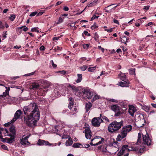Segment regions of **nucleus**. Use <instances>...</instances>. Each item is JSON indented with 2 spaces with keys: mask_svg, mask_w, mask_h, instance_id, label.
Returning a JSON list of instances; mask_svg holds the SVG:
<instances>
[{
  "mask_svg": "<svg viewBox=\"0 0 156 156\" xmlns=\"http://www.w3.org/2000/svg\"><path fill=\"white\" fill-rule=\"evenodd\" d=\"M24 114L27 115L24 118V122L29 127H34L40 117V113L37 105L31 103L23 108Z\"/></svg>",
  "mask_w": 156,
  "mask_h": 156,
  "instance_id": "f257e3e1",
  "label": "nucleus"
},
{
  "mask_svg": "<svg viewBox=\"0 0 156 156\" xmlns=\"http://www.w3.org/2000/svg\"><path fill=\"white\" fill-rule=\"evenodd\" d=\"M123 125V122L121 120L119 122L114 121L108 126V130L110 133L115 132L119 130Z\"/></svg>",
  "mask_w": 156,
  "mask_h": 156,
  "instance_id": "f03ea898",
  "label": "nucleus"
},
{
  "mask_svg": "<svg viewBox=\"0 0 156 156\" xmlns=\"http://www.w3.org/2000/svg\"><path fill=\"white\" fill-rule=\"evenodd\" d=\"M132 129V126L129 125L123 127L120 132V133L118 135L116 139L118 141H120L121 140L125 137L127 134Z\"/></svg>",
  "mask_w": 156,
  "mask_h": 156,
  "instance_id": "7ed1b4c3",
  "label": "nucleus"
},
{
  "mask_svg": "<svg viewBox=\"0 0 156 156\" xmlns=\"http://www.w3.org/2000/svg\"><path fill=\"white\" fill-rule=\"evenodd\" d=\"M128 152L129 151H134L137 153H142L144 152L145 148L143 146H136L135 147H127Z\"/></svg>",
  "mask_w": 156,
  "mask_h": 156,
  "instance_id": "20e7f679",
  "label": "nucleus"
},
{
  "mask_svg": "<svg viewBox=\"0 0 156 156\" xmlns=\"http://www.w3.org/2000/svg\"><path fill=\"white\" fill-rule=\"evenodd\" d=\"M112 110L115 112V116L118 117L123 113V110L121 108L117 105H112L111 106Z\"/></svg>",
  "mask_w": 156,
  "mask_h": 156,
  "instance_id": "39448f33",
  "label": "nucleus"
},
{
  "mask_svg": "<svg viewBox=\"0 0 156 156\" xmlns=\"http://www.w3.org/2000/svg\"><path fill=\"white\" fill-rule=\"evenodd\" d=\"M142 136L143 144H146L147 146L150 145L151 144V140L147 132H146V134H142Z\"/></svg>",
  "mask_w": 156,
  "mask_h": 156,
  "instance_id": "423d86ee",
  "label": "nucleus"
},
{
  "mask_svg": "<svg viewBox=\"0 0 156 156\" xmlns=\"http://www.w3.org/2000/svg\"><path fill=\"white\" fill-rule=\"evenodd\" d=\"M127 147H128L127 145H123L120 151L118 153V156H121L124 155V156H128L129 153L127 149Z\"/></svg>",
  "mask_w": 156,
  "mask_h": 156,
  "instance_id": "0eeeda50",
  "label": "nucleus"
},
{
  "mask_svg": "<svg viewBox=\"0 0 156 156\" xmlns=\"http://www.w3.org/2000/svg\"><path fill=\"white\" fill-rule=\"evenodd\" d=\"M102 122H103V121L101 119H100V117L93 118L91 121L92 125L95 127H99L101 123Z\"/></svg>",
  "mask_w": 156,
  "mask_h": 156,
  "instance_id": "6e6552de",
  "label": "nucleus"
},
{
  "mask_svg": "<svg viewBox=\"0 0 156 156\" xmlns=\"http://www.w3.org/2000/svg\"><path fill=\"white\" fill-rule=\"evenodd\" d=\"M7 136H10V137H7L5 138L2 139L1 141L3 142H5L8 144H11L14 141L15 136H12L10 135H7Z\"/></svg>",
  "mask_w": 156,
  "mask_h": 156,
  "instance_id": "1a4fd4ad",
  "label": "nucleus"
},
{
  "mask_svg": "<svg viewBox=\"0 0 156 156\" xmlns=\"http://www.w3.org/2000/svg\"><path fill=\"white\" fill-rule=\"evenodd\" d=\"M30 134H28L24 137V136H23L20 141V143L21 144L23 145L30 144V143L28 141V139L30 137Z\"/></svg>",
  "mask_w": 156,
  "mask_h": 156,
  "instance_id": "9d476101",
  "label": "nucleus"
},
{
  "mask_svg": "<svg viewBox=\"0 0 156 156\" xmlns=\"http://www.w3.org/2000/svg\"><path fill=\"white\" fill-rule=\"evenodd\" d=\"M94 93L89 89H85L83 92V94L89 99H91L93 96Z\"/></svg>",
  "mask_w": 156,
  "mask_h": 156,
  "instance_id": "9b49d317",
  "label": "nucleus"
},
{
  "mask_svg": "<svg viewBox=\"0 0 156 156\" xmlns=\"http://www.w3.org/2000/svg\"><path fill=\"white\" fill-rule=\"evenodd\" d=\"M0 98H3L4 99H7V102L9 104H11L14 99L13 98H12L9 96V94H5L4 96L2 95H0Z\"/></svg>",
  "mask_w": 156,
  "mask_h": 156,
  "instance_id": "f8f14e48",
  "label": "nucleus"
},
{
  "mask_svg": "<svg viewBox=\"0 0 156 156\" xmlns=\"http://www.w3.org/2000/svg\"><path fill=\"white\" fill-rule=\"evenodd\" d=\"M83 133H85L86 138L87 139H90L91 137V132L90 129L88 127L86 128Z\"/></svg>",
  "mask_w": 156,
  "mask_h": 156,
  "instance_id": "ddd939ff",
  "label": "nucleus"
},
{
  "mask_svg": "<svg viewBox=\"0 0 156 156\" xmlns=\"http://www.w3.org/2000/svg\"><path fill=\"white\" fill-rule=\"evenodd\" d=\"M22 112L21 110H18L15 113L14 118L11 120L12 122H13L16 121L17 119H19L21 115L22 114Z\"/></svg>",
  "mask_w": 156,
  "mask_h": 156,
  "instance_id": "4468645a",
  "label": "nucleus"
},
{
  "mask_svg": "<svg viewBox=\"0 0 156 156\" xmlns=\"http://www.w3.org/2000/svg\"><path fill=\"white\" fill-rule=\"evenodd\" d=\"M137 109L136 107L133 105L129 106L128 112L130 115L132 116H133L134 113L136 112Z\"/></svg>",
  "mask_w": 156,
  "mask_h": 156,
  "instance_id": "2eb2a0df",
  "label": "nucleus"
},
{
  "mask_svg": "<svg viewBox=\"0 0 156 156\" xmlns=\"http://www.w3.org/2000/svg\"><path fill=\"white\" fill-rule=\"evenodd\" d=\"M110 145L112 146V149H115L116 152H114V153H115L119 150V148L120 146L118 142H113L111 143Z\"/></svg>",
  "mask_w": 156,
  "mask_h": 156,
  "instance_id": "dca6fc26",
  "label": "nucleus"
},
{
  "mask_svg": "<svg viewBox=\"0 0 156 156\" xmlns=\"http://www.w3.org/2000/svg\"><path fill=\"white\" fill-rule=\"evenodd\" d=\"M8 134V130L6 129L0 128V139L2 140V134H3L5 136H7Z\"/></svg>",
  "mask_w": 156,
  "mask_h": 156,
  "instance_id": "f3484780",
  "label": "nucleus"
},
{
  "mask_svg": "<svg viewBox=\"0 0 156 156\" xmlns=\"http://www.w3.org/2000/svg\"><path fill=\"white\" fill-rule=\"evenodd\" d=\"M16 130L15 127L13 126H11L9 128V131H8V134L7 135L15 136Z\"/></svg>",
  "mask_w": 156,
  "mask_h": 156,
  "instance_id": "a211bd4d",
  "label": "nucleus"
},
{
  "mask_svg": "<svg viewBox=\"0 0 156 156\" xmlns=\"http://www.w3.org/2000/svg\"><path fill=\"white\" fill-rule=\"evenodd\" d=\"M129 82L127 80V81H123V82H119L118 85L121 86V87H129Z\"/></svg>",
  "mask_w": 156,
  "mask_h": 156,
  "instance_id": "6ab92c4d",
  "label": "nucleus"
},
{
  "mask_svg": "<svg viewBox=\"0 0 156 156\" xmlns=\"http://www.w3.org/2000/svg\"><path fill=\"white\" fill-rule=\"evenodd\" d=\"M37 144L39 145H50L51 144L47 141H45L43 140H39L37 142Z\"/></svg>",
  "mask_w": 156,
  "mask_h": 156,
  "instance_id": "aec40b11",
  "label": "nucleus"
},
{
  "mask_svg": "<svg viewBox=\"0 0 156 156\" xmlns=\"http://www.w3.org/2000/svg\"><path fill=\"white\" fill-rule=\"evenodd\" d=\"M114 4L111 5L106 7L104 9L105 10V12H111L115 10L116 7L117 6V5H116L115 6L112 8H110L109 7L112 5H113Z\"/></svg>",
  "mask_w": 156,
  "mask_h": 156,
  "instance_id": "412c9836",
  "label": "nucleus"
},
{
  "mask_svg": "<svg viewBox=\"0 0 156 156\" xmlns=\"http://www.w3.org/2000/svg\"><path fill=\"white\" fill-rule=\"evenodd\" d=\"M102 138H101V136H95V137L91 140V141L93 142L94 141V143H96L98 142L99 140H101Z\"/></svg>",
  "mask_w": 156,
  "mask_h": 156,
  "instance_id": "4be33fe9",
  "label": "nucleus"
},
{
  "mask_svg": "<svg viewBox=\"0 0 156 156\" xmlns=\"http://www.w3.org/2000/svg\"><path fill=\"white\" fill-rule=\"evenodd\" d=\"M92 106V104L90 102H88L86 104V112H87L90 109Z\"/></svg>",
  "mask_w": 156,
  "mask_h": 156,
  "instance_id": "5701e85b",
  "label": "nucleus"
},
{
  "mask_svg": "<svg viewBox=\"0 0 156 156\" xmlns=\"http://www.w3.org/2000/svg\"><path fill=\"white\" fill-rule=\"evenodd\" d=\"M68 87H70L71 88L73 92L75 93V94L78 91V89L74 85L71 86L70 84H69Z\"/></svg>",
  "mask_w": 156,
  "mask_h": 156,
  "instance_id": "b1692460",
  "label": "nucleus"
},
{
  "mask_svg": "<svg viewBox=\"0 0 156 156\" xmlns=\"http://www.w3.org/2000/svg\"><path fill=\"white\" fill-rule=\"evenodd\" d=\"M104 140L103 138H101V140H99L98 142L95 143L94 142H93L91 141V142L90 143V144L92 146H96L98 145L99 144H100Z\"/></svg>",
  "mask_w": 156,
  "mask_h": 156,
  "instance_id": "393cba45",
  "label": "nucleus"
},
{
  "mask_svg": "<svg viewBox=\"0 0 156 156\" xmlns=\"http://www.w3.org/2000/svg\"><path fill=\"white\" fill-rule=\"evenodd\" d=\"M93 95L94 96L91 101L92 102H94L97 99H99L100 98V97L99 95H98L96 93H94Z\"/></svg>",
  "mask_w": 156,
  "mask_h": 156,
  "instance_id": "a878e982",
  "label": "nucleus"
},
{
  "mask_svg": "<svg viewBox=\"0 0 156 156\" xmlns=\"http://www.w3.org/2000/svg\"><path fill=\"white\" fill-rule=\"evenodd\" d=\"M73 143V141L71 138H69L68 140L66 142V146H69L71 145Z\"/></svg>",
  "mask_w": 156,
  "mask_h": 156,
  "instance_id": "bb28decb",
  "label": "nucleus"
},
{
  "mask_svg": "<svg viewBox=\"0 0 156 156\" xmlns=\"http://www.w3.org/2000/svg\"><path fill=\"white\" fill-rule=\"evenodd\" d=\"M141 133H139L138 136V139L137 140V142L136 143V145H139L141 143Z\"/></svg>",
  "mask_w": 156,
  "mask_h": 156,
  "instance_id": "cd10ccee",
  "label": "nucleus"
},
{
  "mask_svg": "<svg viewBox=\"0 0 156 156\" xmlns=\"http://www.w3.org/2000/svg\"><path fill=\"white\" fill-rule=\"evenodd\" d=\"M73 147L74 148H81L83 147V145L80 143H74L73 144Z\"/></svg>",
  "mask_w": 156,
  "mask_h": 156,
  "instance_id": "c85d7f7f",
  "label": "nucleus"
},
{
  "mask_svg": "<svg viewBox=\"0 0 156 156\" xmlns=\"http://www.w3.org/2000/svg\"><path fill=\"white\" fill-rule=\"evenodd\" d=\"M77 76H78V78L76 80V82L77 83H79L81 81L82 79V77L81 74H77Z\"/></svg>",
  "mask_w": 156,
  "mask_h": 156,
  "instance_id": "c756f323",
  "label": "nucleus"
},
{
  "mask_svg": "<svg viewBox=\"0 0 156 156\" xmlns=\"http://www.w3.org/2000/svg\"><path fill=\"white\" fill-rule=\"evenodd\" d=\"M128 38L126 37H123L121 39V41L122 43H124L125 44H126V42H128Z\"/></svg>",
  "mask_w": 156,
  "mask_h": 156,
  "instance_id": "7c9ffc66",
  "label": "nucleus"
},
{
  "mask_svg": "<svg viewBox=\"0 0 156 156\" xmlns=\"http://www.w3.org/2000/svg\"><path fill=\"white\" fill-rule=\"evenodd\" d=\"M100 119H103V120H105L107 122H109V120L107 117L104 115H102L101 114L100 115Z\"/></svg>",
  "mask_w": 156,
  "mask_h": 156,
  "instance_id": "2f4dec72",
  "label": "nucleus"
},
{
  "mask_svg": "<svg viewBox=\"0 0 156 156\" xmlns=\"http://www.w3.org/2000/svg\"><path fill=\"white\" fill-rule=\"evenodd\" d=\"M32 88H37L39 87L38 83H34L32 84Z\"/></svg>",
  "mask_w": 156,
  "mask_h": 156,
  "instance_id": "473e14b6",
  "label": "nucleus"
},
{
  "mask_svg": "<svg viewBox=\"0 0 156 156\" xmlns=\"http://www.w3.org/2000/svg\"><path fill=\"white\" fill-rule=\"evenodd\" d=\"M96 67V66L93 67H90L87 69V70L89 72H94L95 70Z\"/></svg>",
  "mask_w": 156,
  "mask_h": 156,
  "instance_id": "72a5a7b5",
  "label": "nucleus"
},
{
  "mask_svg": "<svg viewBox=\"0 0 156 156\" xmlns=\"http://www.w3.org/2000/svg\"><path fill=\"white\" fill-rule=\"evenodd\" d=\"M5 88L6 89V90H5V92H4L2 95L4 96L5 94H9V91L10 90V88L9 87H5Z\"/></svg>",
  "mask_w": 156,
  "mask_h": 156,
  "instance_id": "f704fd0d",
  "label": "nucleus"
},
{
  "mask_svg": "<svg viewBox=\"0 0 156 156\" xmlns=\"http://www.w3.org/2000/svg\"><path fill=\"white\" fill-rule=\"evenodd\" d=\"M24 28L23 29V30L24 31L26 32L28 30V27H26L25 26H23L20 27H19L17 28V29L18 30L20 29H22L23 28Z\"/></svg>",
  "mask_w": 156,
  "mask_h": 156,
  "instance_id": "c9c22d12",
  "label": "nucleus"
},
{
  "mask_svg": "<svg viewBox=\"0 0 156 156\" xmlns=\"http://www.w3.org/2000/svg\"><path fill=\"white\" fill-rule=\"evenodd\" d=\"M104 30L105 31H107V32L108 33H110L113 30V28H111L109 29H107V27L106 26H105L104 27Z\"/></svg>",
  "mask_w": 156,
  "mask_h": 156,
  "instance_id": "e433bc0d",
  "label": "nucleus"
},
{
  "mask_svg": "<svg viewBox=\"0 0 156 156\" xmlns=\"http://www.w3.org/2000/svg\"><path fill=\"white\" fill-rule=\"evenodd\" d=\"M96 4V2H93L90 3L89 5H87L86 7L85 8H87V7H91L95 5Z\"/></svg>",
  "mask_w": 156,
  "mask_h": 156,
  "instance_id": "4c0bfd02",
  "label": "nucleus"
},
{
  "mask_svg": "<svg viewBox=\"0 0 156 156\" xmlns=\"http://www.w3.org/2000/svg\"><path fill=\"white\" fill-rule=\"evenodd\" d=\"M16 18V16L14 14H11L10 15V16L9 17V19L11 21H13Z\"/></svg>",
  "mask_w": 156,
  "mask_h": 156,
  "instance_id": "58836bf2",
  "label": "nucleus"
},
{
  "mask_svg": "<svg viewBox=\"0 0 156 156\" xmlns=\"http://www.w3.org/2000/svg\"><path fill=\"white\" fill-rule=\"evenodd\" d=\"M143 109L145 111L148 112L149 111L150 108L149 107L145 105L143 107Z\"/></svg>",
  "mask_w": 156,
  "mask_h": 156,
  "instance_id": "ea45409f",
  "label": "nucleus"
},
{
  "mask_svg": "<svg viewBox=\"0 0 156 156\" xmlns=\"http://www.w3.org/2000/svg\"><path fill=\"white\" fill-rule=\"evenodd\" d=\"M99 37V36L97 33L94 34V39L96 41H98V40Z\"/></svg>",
  "mask_w": 156,
  "mask_h": 156,
  "instance_id": "a19ab883",
  "label": "nucleus"
},
{
  "mask_svg": "<svg viewBox=\"0 0 156 156\" xmlns=\"http://www.w3.org/2000/svg\"><path fill=\"white\" fill-rule=\"evenodd\" d=\"M87 68V66L86 65H83L80 67V69L81 70L84 71L86 70Z\"/></svg>",
  "mask_w": 156,
  "mask_h": 156,
  "instance_id": "79ce46f5",
  "label": "nucleus"
},
{
  "mask_svg": "<svg viewBox=\"0 0 156 156\" xmlns=\"http://www.w3.org/2000/svg\"><path fill=\"white\" fill-rule=\"evenodd\" d=\"M135 69H129V73L131 74H135Z\"/></svg>",
  "mask_w": 156,
  "mask_h": 156,
  "instance_id": "37998d69",
  "label": "nucleus"
},
{
  "mask_svg": "<svg viewBox=\"0 0 156 156\" xmlns=\"http://www.w3.org/2000/svg\"><path fill=\"white\" fill-rule=\"evenodd\" d=\"M60 126V125H56L54 127V129L55 130H54L55 131V132H58V129H59V127Z\"/></svg>",
  "mask_w": 156,
  "mask_h": 156,
  "instance_id": "c03bdc74",
  "label": "nucleus"
},
{
  "mask_svg": "<svg viewBox=\"0 0 156 156\" xmlns=\"http://www.w3.org/2000/svg\"><path fill=\"white\" fill-rule=\"evenodd\" d=\"M122 75L120 77V79L122 80H124L126 79V76L125 74H122Z\"/></svg>",
  "mask_w": 156,
  "mask_h": 156,
  "instance_id": "a18cd8bd",
  "label": "nucleus"
},
{
  "mask_svg": "<svg viewBox=\"0 0 156 156\" xmlns=\"http://www.w3.org/2000/svg\"><path fill=\"white\" fill-rule=\"evenodd\" d=\"M89 44H84L83 45V48L85 49H88L89 48Z\"/></svg>",
  "mask_w": 156,
  "mask_h": 156,
  "instance_id": "49530a36",
  "label": "nucleus"
},
{
  "mask_svg": "<svg viewBox=\"0 0 156 156\" xmlns=\"http://www.w3.org/2000/svg\"><path fill=\"white\" fill-rule=\"evenodd\" d=\"M141 122V121H138L137 123V125H136V126H137V127H139V128H140V127H141L142 126H144V123H142V124L141 125H139V124Z\"/></svg>",
  "mask_w": 156,
  "mask_h": 156,
  "instance_id": "de8ad7c7",
  "label": "nucleus"
},
{
  "mask_svg": "<svg viewBox=\"0 0 156 156\" xmlns=\"http://www.w3.org/2000/svg\"><path fill=\"white\" fill-rule=\"evenodd\" d=\"M73 102H69V103L68 105L69 108L71 109L73 106Z\"/></svg>",
  "mask_w": 156,
  "mask_h": 156,
  "instance_id": "09e8293b",
  "label": "nucleus"
},
{
  "mask_svg": "<svg viewBox=\"0 0 156 156\" xmlns=\"http://www.w3.org/2000/svg\"><path fill=\"white\" fill-rule=\"evenodd\" d=\"M98 26H97L96 23H95L91 27V28L92 30H94L95 29L97 28Z\"/></svg>",
  "mask_w": 156,
  "mask_h": 156,
  "instance_id": "8fccbe9b",
  "label": "nucleus"
},
{
  "mask_svg": "<svg viewBox=\"0 0 156 156\" xmlns=\"http://www.w3.org/2000/svg\"><path fill=\"white\" fill-rule=\"evenodd\" d=\"M37 13V12H32L31 13L30 15V16H35L36 15Z\"/></svg>",
  "mask_w": 156,
  "mask_h": 156,
  "instance_id": "3c124183",
  "label": "nucleus"
},
{
  "mask_svg": "<svg viewBox=\"0 0 156 156\" xmlns=\"http://www.w3.org/2000/svg\"><path fill=\"white\" fill-rule=\"evenodd\" d=\"M69 138H71V137L69 136L64 135L62 136V139H69Z\"/></svg>",
  "mask_w": 156,
  "mask_h": 156,
  "instance_id": "603ef678",
  "label": "nucleus"
},
{
  "mask_svg": "<svg viewBox=\"0 0 156 156\" xmlns=\"http://www.w3.org/2000/svg\"><path fill=\"white\" fill-rule=\"evenodd\" d=\"M99 17V16H97L95 15H94L91 18V20H93L96 19H98Z\"/></svg>",
  "mask_w": 156,
  "mask_h": 156,
  "instance_id": "864d4df0",
  "label": "nucleus"
},
{
  "mask_svg": "<svg viewBox=\"0 0 156 156\" xmlns=\"http://www.w3.org/2000/svg\"><path fill=\"white\" fill-rule=\"evenodd\" d=\"M73 110L75 111V112H74L73 114V115L74 114H75L77 112V108L76 106H73Z\"/></svg>",
  "mask_w": 156,
  "mask_h": 156,
  "instance_id": "5fc2aeb1",
  "label": "nucleus"
},
{
  "mask_svg": "<svg viewBox=\"0 0 156 156\" xmlns=\"http://www.w3.org/2000/svg\"><path fill=\"white\" fill-rule=\"evenodd\" d=\"M1 147L4 150H7L8 149L7 147L5 145H2Z\"/></svg>",
  "mask_w": 156,
  "mask_h": 156,
  "instance_id": "6e6d98bb",
  "label": "nucleus"
},
{
  "mask_svg": "<svg viewBox=\"0 0 156 156\" xmlns=\"http://www.w3.org/2000/svg\"><path fill=\"white\" fill-rule=\"evenodd\" d=\"M109 101L111 102H115V103L118 102V101L114 99H110L109 100Z\"/></svg>",
  "mask_w": 156,
  "mask_h": 156,
  "instance_id": "4d7b16f0",
  "label": "nucleus"
},
{
  "mask_svg": "<svg viewBox=\"0 0 156 156\" xmlns=\"http://www.w3.org/2000/svg\"><path fill=\"white\" fill-rule=\"evenodd\" d=\"M51 62L52 65V66L53 68H55L57 66V65L56 64H54L53 60H51Z\"/></svg>",
  "mask_w": 156,
  "mask_h": 156,
  "instance_id": "13d9d810",
  "label": "nucleus"
},
{
  "mask_svg": "<svg viewBox=\"0 0 156 156\" xmlns=\"http://www.w3.org/2000/svg\"><path fill=\"white\" fill-rule=\"evenodd\" d=\"M84 34L87 36H90V34L88 32L86 31H85L83 32Z\"/></svg>",
  "mask_w": 156,
  "mask_h": 156,
  "instance_id": "bf43d9fd",
  "label": "nucleus"
},
{
  "mask_svg": "<svg viewBox=\"0 0 156 156\" xmlns=\"http://www.w3.org/2000/svg\"><path fill=\"white\" fill-rule=\"evenodd\" d=\"M90 147V145L89 144H85L83 145V147H84L85 148H88Z\"/></svg>",
  "mask_w": 156,
  "mask_h": 156,
  "instance_id": "052dcab7",
  "label": "nucleus"
},
{
  "mask_svg": "<svg viewBox=\"0 0 156 156\" xmlns=\"http://www.w3.org/2000/svg\"><path fill=\"white\" fill-rule=\"evenodd\" d=\"M12 123V122H11V121L10 122H8V123H6L5 124H4V125L6 127H8V126H9V125L10 124H11V123Z\"/></svg>",
  "mask_w": 156,
  "mask_h": 156,
  "instance_id": "680f3d73",
  "label": "nucleus"
},
{
  "mask_svg": "<svg viewBox=\"0 0 156 156\" xmlns=\"http://www.w3.org/2000/svg\"><path fill=\"white\" fill-rule=\"evenodd\" d=\"M102 152H103V153L104 154H105V153L107 152V150H106V147H105V148H103L102 149Z\"/></svg>",
  "mask_w": 156,
  "mask_h": 156,
  "instance_id": "e2e57ef3",
  "label": "nucleus"
},
{
  "mask_svg": "<svg viewBox=\"0 0 156 156\" xmlns=\"http://www.w3.org/2000/svg\"><path fill=\"white\" fill-rule=\"evenodd\" d=\"M98 48L99 49H100L103 52H104V49L101 48L100 46H98Z\"/></svg>",
  "mask_w": 156,
  "mask_h": 156,
  "instance_id": "0e129e2a",
  "label": "nucleus"
},
{
  "mask_svg": "<svg viewBox=\"0 0 156 156\" xmlns=\"http://www.w3.org/2000/svg\"><path fill=\"white\" fill-rule=\"evenodd\" d=\"M113 22H114V23H115L117 24L118 25H119V23L118 22V21L116 19H114L113 20Z\"/></svg>",
  "mask_w": 156,
  "mask_h": 156,
  "instance_id": "69168bd1",
  "label": "nucleus"
},
{
  "mask_svg": "<svg viewBox=\"0 0 156 156\" xmlns=\"http://www.w3.org/2000/svg\"><path fill=\"white\" fill-rule=\"evenodd\" d=\"M63 9L65 11H67L69 10V8L67 6H65L64 7Z\"/></svg>",
  "mask_w": 156,
  "mask_h": 156,
  "instance_id": "338daca9",
  "label": "nucleus"
},
{
  "mask_svg": "<svg viewBox=\"0 0 156 156\" xmlns=\"http://www.w3.org/2000/svg\"><path fill=\"white\" fill-rule=\"evenodd\" d=\"M63 21V19L61 17H59L58 20V23H61Z\"/></svg>",
  "mask_w": 156,
  "mask_h": 156,
  "instance_id": "774afa93",
  "label": "nucleus"
}]
</instances>
